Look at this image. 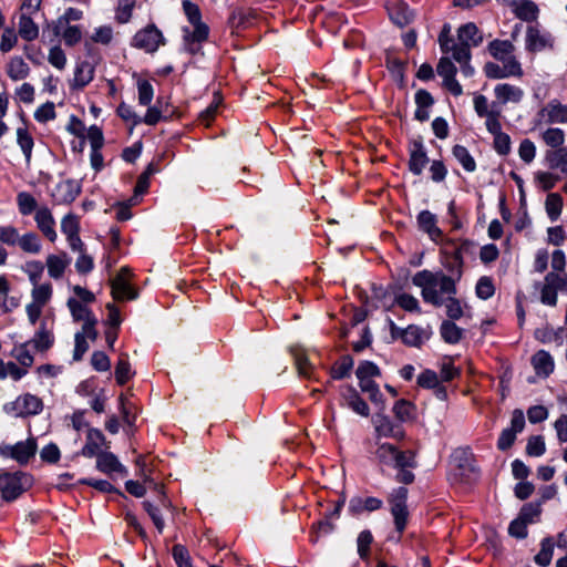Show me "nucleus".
Segmentation results:
<instances>
[{
	"mask_svg": "<svg viewBox=\"0 0 567 567\" xmlns=\"http://www.w3.org/2000/svg\"><path fill=\"white\" fill-rule=\"evenodd\" d=\"M373 451V461L383 470L391 467L396 470L395 481L405 485L412 484L415 480L413 470L417 462L415 453L411 450H400L391 443H375Z\"/></svg>",
	"mask_w": 567,
	"mask_h": 567,
	"instance_id": "1",
	"label": "nucleus"
},
{
	"mask_svg": "<svg viewBox=\"0 0 567 567\" xmlns=\"http://www.w3.org/2000/svg\"><path fill=\"white\" fill-rule=\"evenodd\" d=\"M412 284L421 289L424 302L434 307H442L444 295H456V282L452 276L443 271H431L427 269L417 271L412 277Z\"/></svg>",
	"mask_w": 567,
	"mask_h": 567,
	"instance_id": "2",
	"label": "nucleus"
},
{
	"mask_svg": "<svg viewBox=\"0 0 567 567\" xmlns=\"http://www.w3.org/2000/svg\"><path fill=\"white\" fill-rule=\"evenodd\" d=\"M16 200L19 214L21 216L33 215L40 234L50 243H55L58 239L56 221L51 208L47 205H39L37 198L25 190L18 193Z\"/></svg>",
	"mask_w": 567,
	"mask_h": 567,
	"instance_id": "3",
	"label": "nucleus"
},
{
	"mask_svg": "<svg viewBox=\"0 0 567 567\" xmlns=\"http://www.w3.org/2000/svg\"><path fill=\"white\" fill-rule=\"evenodd\" d=\"M31 300L25 305V313L31 326H35L47 316L45 308L53 298V286L49 281H44L43 286L31 288ZM51 319V312L48 313Z\"/></svg>",
	"mask_w": 567,
	"mask_h": 567,
	"instance_id": "4",
	"label": "nucleus"
},
{
	"mask_svg": "<svg viewBox=\"0 0 567 567\" xmlns=\"http://www.w3.org/2000/svg\"><path fill=\"white\" fill-rule=\"evenodd\" d=\"M513 7L519 22L515 24L512 35H520V33L538 35L540 32L537 21L539 9L536 3L530 0H522Z\"/></svg>",
	"mask_w": 567,
	"mask_h": 567,
	"instance_id": "5",
	"label": "nucleus"
},
{
	"mask_svg": "<svg viewBox=\"0 0 567 567\" xmlns=\"http://www.w3.org/2000/svg\"><path fill=\"white\" fill-rule=\"evenodd\" d=\"M44 409L43 400L30 392L18 395L13 401L4 405V411L14 417L27 419L42 413Z\"/></svg>",
	"mask_w": 567,
	"mask_h": 567,
	"instance_id": "6",
	"label": "nucleus"
},
{
	"mask_svg": "<svg viewBox=\"0 0 567 567\" xmlns=\"http://www.w3.org/2000/svg\"><path fill=\"white\" fill-rule=\"evenodd\" d=\"M439 40L442 52L451 54V58L460 63L464 75L471 76L474 69L470 65L471 51L464 38H439Z\"/></svg>",
	"mask_w": 567,
	"mask_h": 567,
	"instance_id": "7",
	"label": "nucleus"
},
{
	"mask_svg": "<svg viewBox=\"0 0 567 567\" xmlns=\"http://www.w3.org/2000/svg\"><path fill=\"white\" fill-rule=\"evenodd\" d=\"M539 301L547 307H556L558 291L567 290V274H546L538 286Z\"/></svg>",
	"mask_w": 567,
	"mask_h": 567,
	"instance_id": "8",
	"label": "nucleus"
},
{
	"mask_svg": "<svg viewBox=\"0 0 567 567\" xmlns=\"http://www.w3.org/2000/svg\"><path fill=\"white\" fill-rule=\"evenodd\" d=\"M408 488L396 487L388 496V502L391 506V514L394 519L395 529L402 534L408 525L409 511L406 506Z\"/></svg>",
	"mask_w": 567,
	"mask_h": 567,
	"instance_id": "9",
	"label": "nucleus"
},
{
	"mask_svg": "<svg viewBox=\"0 0 567 567\" xmlns=\"http://www.w3.org/2000/svg\"><path fill=\"white\" fill-rule=\"evenodd\" d=\"M442 244L441 255L443 256V266L452 276L460 279L463 268V246H457L454 239L446 238Z\"/></svg>",
	"mask_w": 567,
	"mask_h": 567,
	"instance_id": "10",
	"label": "nucleus"
},
{
	"mask_svg": "<svg viewBox=\"0 0 567 567\" xmlns=\"http://www.w3.org/2000/svg\"><path fill=\"white\" fill-rule=\"evenodd\" d=\"M38 323L39 327L37 331L34 332L32 339L28 340V342H31V346L35 351L44 353L48 350H50L54 344V319H50L49 316L47 315Z\"/></svg>",
	"mask_w": 567,
	"mask_h": 567,
	"instance_id": "11",
	"label": "nucleus"
},
{
	"mask_svg": "<svg viewBox=\"0 0 567 567\" xmlns=\"http://www.w3.org/2000/svg\"><path fill=\"white\" fill-rule=\"evenodd\" d=\"M451 54L442 56L437 63V74L443 79V86L454 96L463 94V87L456 80L457 69L451 61Z\"/></svg>",
	"mask_w": 567,
	"mask_h": 567,
	"instance_id": "12",
	"label": "nucleus"
},
{
	"mask_svg": "<svg viewBox=\"0 0 567 567\" xmlns=\"http://www.w3.org/2000/svg\"><path fill=\"white\" fill-rule=\"evenodd\" d=\"M130 269L121 268L118 274L111 280V293L117 301L134 300L137 298V291L130 282Z\"/></svg>",
	"mask_w": 567,
	"mask_h": 567,
	"instance_id": "13",
	"label": "nucleus"
},
{
	"mask_svg": "<svg viewBox=\"0 0 567 567\" xmlns=\"http://www.w3.org/2000/svg\"><path fill=\"white\" fill-rule=\"evenodd\" d=\"M525 427V415L519 409L512 412L511 426L504 429L497 440V449L501 451L508 450L515 442L516 435Z\"/></svg>",
	"mask_w": 567,
	"mask_h": 567,
	"instance_id": "14",
	"label": "nucleus"
},
{
	"mask_svg": "<svg viewBox=\"0 0 567 567\" xmlns=\"http://www.w3.org/2000/svg\"><path fill=\"white\" fill-rule=\"evenodd\" d=\"M473 106L476 115L485 118V127H489L492 124L501 121L502 107L495 101L489 104L485 95L474 94Z\"/></svg>",
	"mask_w": 567,
	"mask_h": 567,
	"instance_id": "15",
	"label": "nucleus"
},
{
	"mask_svg": "<svg viewBox=\"0 0 567 567\" xmlns=\"http://www.w3.org/2000/svg\"><path fill=\"white\" fill-rule=\"evenodd\" d=\"M409 151V169L415 175L420 176L425 166L429 164L430 159L427 156L426 148L421 138H413L409 142L408 146Z\"/></svg>",
	"mask_w": 567,
	"mask_h": 567,
	"instance_id": "16",
	"label": "nucleus"
},
{
	"mask_svg": "<svg viewBox=\"0 0 567 567\" xmlns=\"http://www.w3.org/2000/svg\"><path fill=\"white\" fill-rule=\"evenodd\" d=\"M38 444L34 437L20 441L13 445L2 449V454L17 461L19 464H27L37 453Z\"/></svg>",
	"mask_w": 567,
	"mask_h": 567,
	"instance_id": "17",
	"label": "nucleus"
},
{
	"mask_svg": "<svg viewBox=\"0 0 567 567\" xmlns=\"http://www.w3.org/2000/svg\"><path fill=\"white\" fill-rule=\"evenodd\" d=\"M390 330L392 337H400L402 342L409 347L420 348L427 339L425 331L415 324L401 329L393 321H390Z\"/></svg>",
	"mask_w": 567,
	"mask_h": 567,
	"instance_id": "18",
	"label": "nucleus"
},
{
	"mask_svg": "<svg viewBox=\"0 0 567 567\" xmlns=\"http://www.w3.org/2000/svg\"><path fill=\"white\" fill-rule=\"evenodd\" d=\"M484 73L488 79L498 80L505 78H522L524 72L518 61H511L508 63H502V65L487 62L484 65Z\"/></svg>",
	"mask_w": 567,
	"mask_h": 567,
	"instance_id": "19",
	"label": "nucleus"
},
{
	"mask_svg": "<svg viewBox=\"0 0 567 567\" xmlns=\"http://www.w3.org/2000/svg\"><path fill=\"white\" fill-rule=\"evenodd\" d=\"M81 193V186L76 181L64 179L56 184L51 196L56 205L73 203Z\"/></svg>",
	"mask_w": 567,
	"mask_h": 567,
	"instance_id": "20",
	"label": "nucleus"
},
{
	"mask_svg": "<svg viewBox=\"0 0 567 567\" xmlns=\"http://www.w3.org/2000/svg\"><path fill=\"white\" fill-rule=\"evenodd\" d=\"M102 449H110V442L106 440L104 434L99 429H87L85 444L81 450V454L84 457H94L101 454Z\"/></svg>",
	"mask_w": 567,
	"mask_h": 567,
	"instance_id": "21",
	"label": "nucleus"
},
{
	"mask_svg": "<svg viewBox=\"0 0 567 567\" xmlns=\"http://www.w3.org/2000/svg\"><path fill=\"white\" fill-rule=\"evenodd\" d=\"M386 10L390 19L400 27L409 24L414 18V11L404 0H388Z\"/></svg>",
	"mask_w": 567,
	"mask_h": 567,
	"instance_id": "22",
	"label": "nucleus"
},
{
	"mask_svg": "<svg viewBox=\"0 0 567 567\" xmlns=\"http://www.w3.org/2000/svg\"><path fill=\"white\" fill-rule=\"evenodd\" d=\"M495 102L499 107L507 103H519L524 97V91L509 83H499L494 87Z\"/></svg>",
	"mask_w": 567,
	"mask_h": 567,
	"instance_id": "23",
	"label": "nucleus"
},
{
	"mask_svg": "<svg viewBox=\"0 0 567 567\" xmlns=\"http://www.w3.org/2000/svg\"><path fill=\"white\" fill-rule=\"evenodd\" d=\"M416 220L419 228L427 234L431 240L441 243L445 239L443 237V231L437 226L436 216L430 210H422L417 215Z\"/></svg>",
	"mask_w": 567,
	"mask_h": 567,
	"instance_id": "24",
	"label": "nucleus"
},
{
	"mask_svg": "<svg viewBox=\"0 0 567 567\" xmlns=\"http://www.w3.org/2000/svg\"><path fill=\"white\" fill-rule=\"evenodd\" d=\"M487 132L493 135V148L501 156H507L512 151L511 136L502 131L501 121L486 127Z\"/></svg>",
	"mask_w": 567,
	"mask_h": 567,
	"instance_id": "25",
	"label": "nucleus"
},
{
	"mask_svg": "<svg viewBox=\"0 0 567 567\" xmlns=\"http://www.w3.org/2000/svg\"><path fill=\"white\" fill-rule=\"evenodd\" d=\"M373 423L378 437H392L395 440L404 439L405 433L403 429L395 425L388 416L377 415Z\"/></svg>",
	"mask_w": 567,
	"mask_h": 567,
	"instance_id": "26",
	"label": "nucleus"
},
{
	"mask_svg": "<svg viewBox=\"0 0 567 567\" xmlns=\"http://www.w3.org/2000/svg\"><path fill=\"white\" fill-rule=\"evenodd\" d=\"M341 398L344 404L361 416H369L370 409L365 401L352 386H344L341 390Z\"/></svg>",
	"mask_w": 567,
	"mask_h": 567,
	"instance_id": "27",
	"label": "nucleus"
},
{
	"mask_svg": "<svg viewBox=\"0 0 567 567\" xmlns=\"http://www.w3.org/2000/svg\"><path fill=\"white\" fill-rule=\"evenodd\" d=\"M22 485L20 478L12 474L0 475V492L4 501L11 502L22 494Z\"/></svg>",
	"mask_w": 567,
	"mask_h": 567,
	"instance_id": "28",
	"label": "nucleus"
},
{
	"mask_svg": "<svg viewBox=\"0 0 567 567\" xmlns=\"http://www.w3.org/2000/svg\"><path fill=\"white\" fill-rule=\"evenodd\" d=\"M489 53L502 63L517 61L514 51L515 48L509 40L495 39L488 45Z\"/></svg>",
	"mask_w": 567,
	"mask_h": 567,
	"instance_id": "29",
	"label": "nucleus"
},
{
	"mask_svg": "<svg viewBox=\"0 0 567 567\" xmlns=\"http://www.w3.org/2000/svg\"><path fill=\"white\" fill-rule=\"evenodd\" d=\"M183 9L185 14L188 18V21L194 27L192 35H207L209 32V28L207 24L202 22L200 20V11L197 4L190 2L189 0L183 1Z\"/></svg>",
	"mask_w": 567,
	"mask_h": 567,
	"instance_id": "30",
	"label": "nucleus"
},
{
	"mask_svg": "<svg viewBox=\"0 0 567 567\" xmlns=\"http://www.w3.org/2000/svg\"><path fill=\"white\" fill-rule=\"evenodd\" d=\"M45 265L50 278L59 280L63 277L65 269L69 267L70 259L64 251L58 255L52 254L47 257Z\"/></svg>",
	"mask_w": 567,
	"mask_h": 567,
	"instance_id": "31",
	"label": "nucleus"
},
{
	"mask_svg": "<svg viewBox=\"0 0 567 567\" xmlns=\"http://www.w3.org/2000/svg\"><path fill=\"white\" fill-rule=\"evenodd\" d=\"M383 502L377 497H353L349 502V511L353 515H360L363 512H374L382 507Z\"/></svg>",
	"mask_w": 567,
	"mask_h": 567,
	"instance_id": "32",
	"label": "nucleus"
},
{
	"mask_svg": "<svg viewBox=\"0 0 567 567\" xmlns=\"http://www.w3.org/2000/svg\"><path fill=\"white\" fill-rule=\"evenodd\" d=\"M544 158L550 169H557L567 175V147L547 150Z\"/></svg>",
	"mask_w": 567,
	"mask_h": 567,
	"instance_id": "33",
	"label": "nucleus"
},
{
	"mask_svg": "<svg viewBox=\"0 0 567 567\" xmlns=\"http://www.w3.org/2000/svg\"><path fill=\"white\" fill-rule=\"evenodd\" d=\"M96 468L105 474L122 473L125 471L117 457L111 452H102L96 455Z\"/></svg>",
	"mask_w": 567,
	"mask_h": 567,
	"instance_id": "34",
	"label": "nucleus"
},
{
	"mask_svg": "<svg viewBox=\"0 0 567 567\" xmlns=\"http://www.w3.org/2000/svg\"><path fill=\"white\" fill-rule=\"evenodd\" d=\"M532 364L537 375L548 377L554 371L553 357L545 350L537 351L532 357Z\"/></svg>",
	"mask_w": 567,
	"mask_h": 567,
	"instance_id": "35",
	"label": "nucleus"
},
{
	"mask_svg": "<svg viewBox=\"0 0 567 567\" xmlns=\"http://www.w3.org/2000/svg\"><path fill=\"white\" fill-rule=\"evenodd\" d=\"M94 79V66L90 62H81L76 65L72 86L83 89Z\"/></svg>",
	"mask_w": 567,
	"mask_h": 567,
	"instance_id": "36",
	"label": "nucleus"
},
{
	"mask_svg": "<svg viewBox=\"0 0 567 567\" xmlns=\"http://www.w3.org/2000/svg\"><path fill=\"white\" fill-rule=\"evenodd\" d=\"M16 134L17 144L20 147L22 154L24 155L25 163L29 165L32 158V151L34 147L33 136L25 125L19 126L16 131Z\"/></svg>",
	"mask_w": 567,
	"mask_h": 567,
	"instance_id": "37",
	"label": "nucleus"
},
{
	"mask_svg": "<svg viewBox=\"0 0 567 567\" xmlns=\"http://www.w3.org/2000/svg\"><path fill=\"white\" fill-rule=\"evenodd\" d=\"M18 247L25 254L38 255L42 250L41 238L35 231H27L21 235Z\"/></svg>",
	"mask_w": 567,
	"mask_h": 567,
	"instance_id": "38",
	"label": "nucleus"
},
{
	"mask_svg": "<svg viewBox=\"0 0 567 567\" xmlns=\"http://www.w3.org/2000/svg\"><path fill=\"white\" fill-rule=\"evenodd\" d=\"M540 138L549 150L563 148L565 143V132L559 127H548L540 133Z\"/></svg>",
	"mask_w": 567,
	"mask_h": 567,
	"instance_id": "39",
	"label": "nucleus"
},
{
	"mask_svg": "<svg viewBox=\"0 0 567 567\" xmlns=\"http://www.w3.org/2000/svg\"><path fill=\"white\" fill-rule=\"evenodd\" d=\"M30 347H32L31 342L25 341L12 348L10 355L17 361L16 363L28 368L33 365L34 357L31 353Z\"/></svg>",
	"mask_w": 567,
	"mask_h": 567,
	"instance_id": "40",
	"label": "nucleus"
},
{
	"mask_svg": "<svg viewBox=\"0 0 567 567\" xmlns=\"http://www.w3.org/2000/svg\"><path fill=\"white\" fill-rule=\"evenodd\" d=\"M564 199L559 193H549L546 196L545 200V209L548 218L551 221L557 220L563 212Z\"/></svg>",
	"mask_w": 567,
	"mask_h": 567,
	"instance_id": "41",
	"label": "nucleus"
},
{
	"mask_svg": "<svg viewBox=\"0 0 567 567\" xmlns=\"http://www.w3.org/2000/svg\"><path fill=\"white\" fill-rule=\"evenodd\" d=\"M555 542L553 537H545L540 542V550L534 557L535 563L540 567L550 565L554 554Z\"/></svg>",
	"mask_w": 567,
	"mask_h": 567,
	"instance_id": "42",
	"label": "nucleus"
},
{
	"mask_svg": "<svg viewBox=\"0 0 567 567\" xmlns=\"http://www.w3.org/2000/svg\"><path fill=\"white\" fill-rule=\"evenodd\" d=\"M544 111L547 113L549 123H567V105L561 104L559 101L551 100Z\"/></svg>",
	"mask_w": 567,
	"mask_h": 567,
	"instance_id": "43",
	"label": "nucleus"
},
{
	"mask_svg": "<svg viewBox=\"0 0 567 567\" xmlns=\"http://www.w3.org/2000/svg\"><path fill=\"white\" fill-rule=\"evenodd\" d=\"M66 306L71 312L73 320L76 322H83L95 317L91 309L87 307V305L81 303V301H78V299L75 298H69L66 301Z\"/></svg>",
	"mask_w": 567,
	"mask_h": 567,
	"instance_id": "44",
	"label": "nucleus"
},
{
	"mask_svg": "<svg viewBox=\"0 0 567 567\" xmlns=\"http://www.w3.org/2000/svg\"><path fill=\"white\" fill-rule=\"evenodd\" d=\"M30 68L22 58H12L7 65L8 76L13 81H20L29 75Z\"/></svg>",
	"mask_w": 567,
	"mask_h": 567,
	"instance_id": "45",
	"label": "nucleus"
},
{
	"mask_svg": "<svg viewBox=\"0 0 567 567\" xmlns=\"http://www.w3.org/2000/svg\"><path fill=\"white\" fill-rule=\"evenodd\" d=\"M452 154L466 172L473 173L476 169V162L465 146L454 145Z\"/></svg>",
	"mask_w": 567,
	"mask_h": 567,
	"instance_id": "46",
	"label": "nucleus"
},
{
	"mask_svg": "<svg viewBox=\"0 0 567 567\" xmlns=\"http://www.w3.org/2000/svg\"><path fill=\"white\" fill-rule=\"evenodd\" d=\"M443 306L446 310V316L452 320H458L465 315L467 309L466 305H463L461 300L455 298V295H446Z\"/></svg>",
	"mask_w": 567,
	"mask_h": 567,
	"instance_id": "47",
	"label": "nucleus"
},
{
	"mask_svg": "<svg viewBox=\"0 0 567 567\" xmlns=\"http://www.w3.org/2000/svg\"><path fill=\"white\" fill-rule=\"evenodd\" d=\"M440 333L443 340L451 344L460 342L463 337V330L450 320L442 322Z\"/></svg>",
	"mask_w": 567,
	"mask_h": 567,
	"instance_id": "48",
	"label": "nucleus"
},
{
	"mask_svg": "<svg viewBox=\"0 0 567 567\" xmlns=\"http://www.w3.org/2000/svg\"><path fill=\"white\" fill-rule=\"evenodd\" d=\"M23 271L27 274L32 288L43 286V282L40 281L44 271V266L41 261L31 260L25 262Z\"/></svg>",
	"mask_w": 567,
	"mask_h": 567,
	"instance_id": "49",
	"label": "nucleus"
},
{
	"mask_svg": "<svg viewBox=\"0 0 567 567\" xmlns=\"http://www.w3.org/2000/svg\"><path fill=\"white\" fill-rule=\"evenodd\" d=\"M292 355L298 373L303 378H312L315 371L313 365L310 363L306 352L303 350L296 349L293 350Z\"/></svg>",
	"mask_w": 567,
	"mask_h": 567,
	"instance_id": "50",
	"label": "nucleus"
},
{
	"mask_svg": "<svg viewBox=\"0 0 567 567\" xmlns=\"http://www.w3.org/2000/svg\"><path fill=\"white\" fill-rule=\"evenodd\" d=\"M394 303L408 312L421 313L419 300L406 292H400L394 296Z\"/></svg>",
	"mask_w": 567,
	"mask_h": 567,
	"instance_id": "51",
	"label": "nucleus"
},
{
	"mask_svg": "<svg viewBox=\"0 0 567 567\" xmlns=\"http://www.w3.org/2000/svg\"><path fill=\"white\" fill-rule=\"evenodd\" d=\"M535 183L537 186L544 190H551L559 181V176L547 171H538L534 175Z\"/></svg>",
	"mask_w": 567,
	"mask_h": 567,
	"instance_id": "52",
	"label": "nucleus"
},
{
	"mask_svg": "<svg viewBox=\"0 0 567 567\" xmlns=\"http://www.w3.org/2000/svg\"><path fill=\"white\" fill-rule=\"evenodd\" d=\"M414 405L411 402L403 399L396 401L392 409L395 417L401 422H408L412 420L414 415Z\"/></svg>",
	"mask_w": 567,
	"mask_h": 567,
	"instance_id": "53",
	"label": "nucleus"
},
{
	"mask_svg": "<svg viewBox=\"0 0 567 567\" xmlns=\"http://www.w3.org/2000/svg\"><path fill=\"white\" fill-rule=\"evenodd\" d=\"M540 513V503H527L522 507L518 517L527 525H529L539 519Z\"/></svg>",
	"mask_w": 567,
	"mask_h": 567,
	"instance_id": "54",
	"label": "nucleus"
},
{
	"mask_svg": "<svg viewBox=\"0 0 567 567\" xmlns=\"http://www.w3.org/2000/svg\"><path fill=\"white\" fill-rule=\"evenodd\" d=\"M353 368V360L350 355L342 357L339 361H337L331 368V377L332 379H343L349 375L350 371Z\"/></svg>",
	"mask_w": 567,
	"mask_h": 567,
	"instance_id": "55",
	"label": "nucleus"
},
{
	"mask_svg": "<svg viewBox=\"0 0 567 567\" xmlns=\"http://www.w3.org/2000/svg\"><path fill=\"white\" fill-rule=\"evenodd\" d=\"M476 296L482 300H487L495 293V286L493 279L487 276H483L478 279L475 287Z\"/></svg>",
	"mask_w": 567,
	"mask_h": 567,
	"instance_id": "56",
	"label": "nucleus"
},
{
	"mask_svg": "<svg viewBox=\"0 0 567 567\" xmlns=\"http://www.w3.org/2000/svg\"><path fill=\"white\" fill-rule=\"evenodd\" d=\"M136 85L138 92V103L144 106L150 105L154 97L153 85L148 80L145 79H138Z\"/></svg>",
	"mask_w": 567,
	"mask_h": 567,
	"instance_id": "57",
	"label": "nucleus"
},
{
	"mask_svg": "<svg viewBox=\"0 0 567 567\" xmlns=\"http://www.w3.org/2000/svg\"><path fill=\"white\" fill-rule=\"evenodd\" d=\"M373 542V536L370 530H362L357 538L358 555L361 559L368 560L370 557V546Z\"/></svg>",
	"mask_w": 567,
	"mask_h": 567,
	"instance_id": "58",
	"label": "nucleus"
},
{
	"mask_svg": "<svg viewBox=\"0 0 567 567\" xmlns=\"http://www.w3.org/2000/svg\"><path fill=\"white\" fill-rule=\"evenodd\" d=\"M461 371L454 365L452 358H444L440 363V377L442 381L450 382L460 375Z\"/></svg>",
	"mask_w": 567,
	"mask_h": 567,
	"instance_id": "59",
	"label": "nucleus"
},
{
	"mask_svg": "<svg viewBox=\"0 0 567 567\" xmlns=\"http://www.w3.org/2000/svg\"><path fill=\"white\" fill-rule=\"evenodd\" d=\"M21 235L18 228L12 225L0 227V243L7 246H18Z\"/></svg>",
	"mask_w": 567,
	"mask_h": 567,
	"instance_id": "60",
	"label": "nucleus"
},
{
	"mask_svg": "<svg viewBox=\"0 0 567 567\" xmlns=\"http://www.w3.org/2000/svg\"><path fill=\"white\" fill-rule=\"evenodd\" d=\"M518 156L525 164H530L536 157V145L529 138L520 141L518 146Z\"/></svg>",
	"mask_w": 567,
	"mask_h": 567,
	"instance_id": "61",
	"label": "nucleus"
},
{
	"mask_svg": "<svg viewBox=\"0 0 567 567\" xmlns=\"http://www.w3.org/2000/svg\"><path fill=\"white\" fill-rule=\"evenodd\" d=\"M355 374L359 381L372 380L373 377H379L381 371L373 362L363 361L359 364Z\"/></svg>",
	"mask_w": 567,
	"mask_h": 567,
	"instance_id": "62",
	"label": "nucleus"
},
{
	"mask_svg": "<svg viewBox=\"0 0 567 567\" xmlns=\"http://www.w3.org/2000/svg\"><path fill=\"white\" fill-rule=\"evenodd\" d=\"M49 63L58 70H63L66 65V56L64 51L59 44H53L50 48L48 55Z\"/></svg>",
	"mask_w": 567,
	"mask_h": 567,
	"instance_id": "63",
	"label": "nucleus"
},
{
	"mask_svg": "<svg viewBox=\"0 0 567 567\" xmlns=\"http://www.w3.org/2000/svg\"><path fill=\"white\" fill-rule=\"evenodd\" d=\"M56 117L55 105L53 102H47L34 111V118L39 123H47Z\"/></svg>",
	"mask_w": 567,
	"mask_h": 567,
	"instance_id": "64",
	"label": "nucleus"
}]
</instances>
